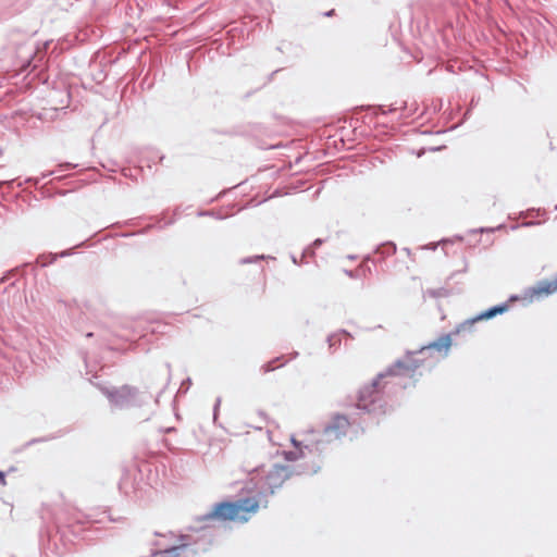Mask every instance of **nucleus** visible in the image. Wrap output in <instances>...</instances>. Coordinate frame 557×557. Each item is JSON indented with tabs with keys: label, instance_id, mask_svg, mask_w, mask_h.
<instances>
[{
	"label": "nucleus",
	"instance_id": "f257e3e1",
	"mask_svg": "<svg viewBox=\"0 0 557 557\" xmlns=\"http://www.w3.org/2000/svg\"><path fill=\"white\" fill-rule=\"evenodd\" d=\"M450 346V335L441 336L437 341L423 347L418 352L408 354L401 360L396 361L391 367L389 373L407 377H414L417 374L421 375V369L430 370L438 360L431 357V351L436 350L445 357Z\"/></svg>",
	"mask_w": 557,
	"mask_h": 557
},
{
	"label": "nucleus",
	"instance_id": "f03ea898",
	"mask_svg": "<svg viewBox=\"0 0 557 557\" xmlns=\"http://www.w3.org/2000/svg\"><path fill=\"white\" fill-rule=\"evenodd\" d=\"M268 500L256 497L240 498L234 502H221L212 507V510L200 518V521L211 520L232 521L238 523L248 522L261 507L265 508Z\"/></svg>",
	"mask_w": 557,
	"mask_h": 557
},
{
	"label": "nucleus",
	"instance_id": "7ed1b4c3",
	"mask_svg": "<svg viewBox=\"0 0 557 557\" xmlns=\"http://www.w3.org/2000/svg\"><path fill=\"white\" fill-rule=\"evenodd\" d=\"M389 370L386 373L379 374L371 384H368L360 389L357 400L358 408L371 410V407L381 399V391L383 389L381 381L387 375L397 376L396 374H391Z\"/></svg>",
	"mask_w": 557,
	"mask_h": 557
},
{
	"label": "nucleus",
	"instance_id": "20e7f679",
	"mask_svg": "<svg viewBox=\"0 0 557 557\" xmlns=\"http://www.w3.org/2000/svg\"><path fill=\"white\" fill-rule=\"evenodd\" d=\"M196 554V549L190 545V536L180 535L174 546L157 552L152 557H195Z\"/></svg>",
	"mask_w": 557,
	"mask_h": 557
},
{
	"label": "nucleus",
	"instance_id": "39448f33",
	"mask_svg": "<svg viewBox=\"0 0 557 557\" xmlns=\"http://www.w3.org/2000/svg\"><path fill=\"white\" fill-rule=\"evenodd\" d=\"M292 475L290 470L286 466H274L265 475L264 485L271 494L278 487H281L286 480Z\"/></svg>",
	"mask_w": 557,
	"mask_h": 557
},
{
	"label": "nucleus",
	"instance_id": "423d86ee",
	"mask_svg": "<svg viewBox=\"0 0 557 557\" xmlns=\"http://www.w3.org/2000/svg\"><path fill=\"white\" fill-rule=\"evenodd\" d=\"M555 293H557V278L554 281L544 280L539 282L535 286L530 287L527 290L525 296L530 301H532L534 299H541Z\"/></svg>",
	"mask_w": 557,
	"mask_h": 557
},
{
	"label": "nucleus",
	"instance_id": "0eeeda50",
	"mask_svg": "<svg viewBox=\"0 0 557 557\" xmlns=\"http://www.w3.org/2000/svg\"><path fill=\"white\" fill-rule=\"evenodd\" d=\"M349 426H350V423L346 417L336 416L326 425L324 433L330 440H332V438L337 440V438H341L342 436L346 435Z\"/></svg>",
	"mask_w": 557,
	"mask_h": 557
},
{
	"label": "nucleus",
	"instance_id": "6e6552de",
	"mask_svg": "<svg viewBox=\"0 0 557 557\" xmlns=\"http://www.w3.org/2000/svg\"><path fill=\"white\" fill-rule=\"evenodd\" d=\"M135 394V388L128 385H123L119 388L107 392V395L110 398V400L115 404H121L124 399L133 398Z\"/></svg>",
	"mask_w": 557,
	"mask_h": 557
},
{
	"label": "nucleus",
	"instance_id": "1a4fd4ad",
	"mask_svg": "<svg viewBox=\"0 0 557 557\" xmlns=\"http://www.w3.org/2000/svg\"><path fill=\"white\" fill-rule=\"evenodd\" d=\"M507 309H508L507 305L495 306V307H493V308L482 312L476 318L466 321L461 325V327L465 329L466 326L473 325V323L476 322V321L487 320V319L494 318L497 314H502V313L506 312Z\"/></svg>",
	"mask_w": 557,
	"mask_h": 557
},
{
	"label": "nucleus",
	"instance_id": "9d476101",
	"mask_svg": "<svg viewBox=\"0 0 557 557\" xmlns=\"http://www.w3.org/2000/svg\"><path fill=\"white\" fill-rule=\"evenodd\" d=\"M275 363H276V360H275V361L268 362V363L265 364V371H272V370H274V369H276V368H278V367H281V366H282V363H280V364H275Z\"/></svg>",
	"mask_w": 557,
	"mask_h": 557
},
{
	"label": "nucleus",
	"instance_id": "9b49d317",
	"mask_svg": "<svg viewBox=\"0 0 557 557\" xmlns=\"http://www.w3.org/2000/svg\"><path fill=\"white\" fill-rule=\"evenodd\" d=\"M0 481L1 483L4 485L5 484V478H4V473L0 471Z\"/></svg>",
	"mask_w": 557,
	"mask_h": 557
}]
</instances>
